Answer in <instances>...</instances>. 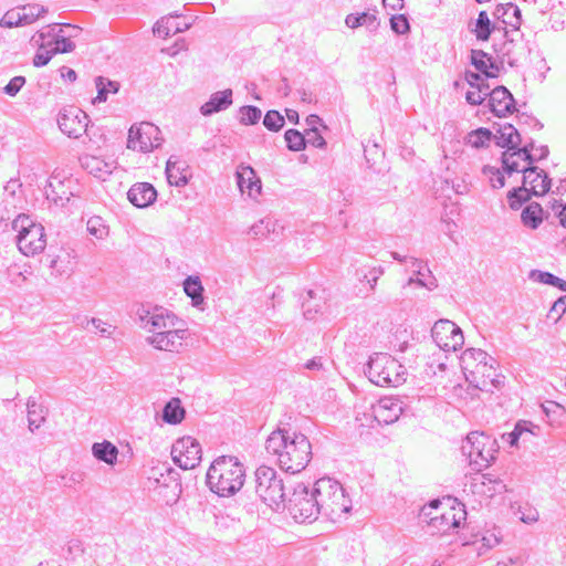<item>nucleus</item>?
I'll use <instances>...</instances> for the list:
<instances>
[{"mask_svg":"<svg viewBox=\"0 0 566 566\" xmlns=\"http://www.w3.org/2000/svg\"><path fill=\"white\" fill-rule=\"evenodd\" d=\"M51 44H53L52 49L55 54L72 52L75 48V44L70 39L60 35L59 33L54 35L53 43L48 42V45Z\"/></svg>","mask_w":566,"mask_h":566,"instance_id":"obj_54","label":"nucleus"},{"mask_svg":"<svg viewBox=\"0 0 566 566\" xmlns=\"http://www.w3.org/2000/svg\"><path fill=\"white\" fill-rule=\"evenodd\" d=\"M532 151H535V154H532L533 157H534V161L546 158L548 156V153H549L547 146H541L538 148H535L533 146V150Z\"/></svg>","mask_w":566,"mask_h":566,"instance_id":"obj_64","label":"nucleus"},{"mask_svg":"<svg viewBox=\"0 0 566 566\" xmlns=\"http://www.w3.org/2000/svg\"><path fill=\"white\" fill-rule=\"evenodd\" d=\"M157 191L151 184L137 182L134 184L128 192L127 199L137 208H147L155 202Z\"/></svg>","mask_w":566,"mask_h":566,"instance_id":"obj_24","label":"nucleus"},{"mask_svg":"<svg viewBox=\"0 0 566 566\" xmlns=\"http://www.w3.org/2000/svg\"><path fill=\"white\" fill-rule=\"evenodd\" d=\"M28 408V427L31 432L38 430L45 421V410L43 406L33 399H29Z\"/></svg>","mask_w":566,"mask_h":566,"instance_id":"obj_35","label":"nucleus"},{"mask_svg":"<svg viewBox=\"0 0 566 566\" xmlns=\"http://www.w3.org/2000/svg\"><path fill=\"white\" fill-rule=\"evenodd\" d=\"M365 374L373 384L379 387H398L407 379L405 366L384 353H375L370 356Z\"/></svg>","mask_w":566,"mask_h":566,"instance_id":"obj_5","label":"nucleus"},{"mask_svg":"<svg viewBox=\"0 0 566 566\" xmlns=\"http://www.w3.org/2000/svg\"><path fill=\"white\" fill-rule=\"evenodd\" d=\"M88 324H91L102 336L109 337L114 332V326L99 318H92L88 321Z\"/></svg>","mask_w":566,"mask_h":566,"instance_id":"obj_60","label":"nucleus"},{"mask_svg":"<svg viewBox=\"0 0 566 566\" xmlns=\"http://www.w3.org/2000/svg\"><path fill=\"white\" fill-rule=\"evenodd\" d=\"M92 454L96 460L113 467L117 462L118 449L115 444L105 440L93 443Z\"/></svg>","mask_w":566,"mask_h":566,"instance_id":"obj_33","label":"nucleus"},{"mask_svg":"<svg viewBox=\"0 0 566 566\" xmlns=\"http://www.w3.org/2000/svg\"><path fill=\"white\" fill-rule=\"evenodd\" d=\"M261 118V109L256 106H243L240 108V122L244 125L256 124Z\"/></svg>","mask_w":566,"mask_h":566,"instance_id":"obj_51","label":"nucleus"},{"mask_svg":"<svg viewBox=\"0 0 566 566\" xmlns=\"http://www.w3.org/2000/svg\"><path fill=\"white\" fill-rule=\"evenodd\" d=\"M482 172L489 179V182L492 188L500 189V188L504 187L505 179L499 168L485 165L482 168Z\"/></svg>","mask_w":566,"mask_h":566,"instance_id":"obj_49","label":"nucleus"},{"mask_svg":"<svg viewBox=\"0 0 566 566\" xmlns=\"http://www.w3.org/2000/svg\"><path fill=\"white\" fill-rule=\"evenodd\" d=\"M370 420L367 423L361 422L368 427L377 424H391L396 422L403 411L402 401L396 397L380 398L377 403L370 407Z\"/></svg>","mask_w":566,"mask_h":566,"instance_id":"obj_14","label":"nucleus"},{"mask_svg":"<svg viewBox=\"0 0 566 566\" xmlns=\"http://www.w3.org/2000/svg\"><path fill=\"white\" fill-rule=\"evenodd\" d=\"M286 146L292 151H300L306 147L305 135L296 129H287L284 134Z\"/></svg>","mask_w":566,"mask_h":566,"instance_id":"obj_47","label":"nucleus"},{"mask_svg":"<svg viewBox=\"0 0 566 566\" xmlns=\"http://www.w3.org/2000/svg\"><path fill=\"white\" fill-rule=\"evenodd\" d=\"M191 27L188 22H179L177 17H164L154 25V33L161 39H166L171 34L187 31Z\"/></svg>","mask_w":566,"mask_h":566,"instance_id":"obj_30","label":"nucleus"},{"mask_svg":"<svg viewBox=\"0 0 566 566\" xmlns=\"http://www.w3.org/2000/svg\"><path fill=\"white\" fill-rule=\"evenodd\" d=\"M160 419L167 424H179L186 417V410L181 405V400L177 397L171 398L163 408Z\"/></svg>","mask_w":566,"mask_h":566,"instance_id":"obj_32","label":"nucleus"},{"mask_svg":"<svg viewBox=\"0 0 566 566\" xmlns=\"http://www.w3.org/2000/svg\"><path fill=\"white\" fill-rule=\"evenodd\" d=\"M95 85L97 90V96L94 99V103H104L108 98V94H116L119 90V83L115 81H111L103 76H97L95 78Z\"/></svg>","mask_w":566,"mask_h":566,"instance_id":"obj_38","label":"nucleus"},{"mask_svg":"<svg viewBox=\"0 0 566 566\" xmlns=\"http://www.w3.org/2000/svg\"><path fill=\"white\" fill-rule=\"evenodd\" d=\"M12 229L18 233L17 245L22 254L33 256L43 252L46 235L41 223L34 222L27 214H19L12 221Z\"/></svg>","mask_w":566,"mask_h":566,"instance_id":"obj_7","label":"nucleus"},{"mask_svg":"<svg viewBox=\"0 0 566 566\" xmlns=\"http://www.w3.org/2000/svg\"><path fill=\"white\" fill-rule=\"evenodd\" d=\"M496 359L490 356V360L483 359L482 365L476 368L474 374L469 376L468 381L482 391H491L497 388L501 380L497 378Z\"/></svg>","mask_w":566,"mask_h":566,"instance_id":"obj_16","label":"nucleus"},{"mask_svg":"<svg viewBox=\"0 0 566 566\" xmlns=\"http://www.w3.org/2000/svg\"><path fill=\"white\" fill-rule=\"evenodd\" d=\"M232 105V90L227 88L211 94L208 102L200 107L203 116H210L214 113L227 109Z\"/></svg>","mask_w":566,"mask_h":566,"instance_id":"obj_28","label":"nucleus"},{"mask_svg":"<svg viewBox=\"0 0 566 566\" xmlns=\"http://www.w3.org/2000/svg\"><path fill=\"white\" fill-rule=\"evenodd\" d=\"M25 84L24 76H14L10 80V82L3 87V93L9 96H15L22 86Z\"/></svg>","mask_w":566,"mask_h":566,"instance_id":"obj_59","label":"nucleus"},{"mask_svg":"<svg viewBox=\"0 0 566 566\" xmlns=\"http://www.w3.org/2000/svg\"><path fill=\"white\" fill-rule=\"evenodd\" d=\"M433 342L444 352H455L464 344L461 328L449 319H439L431 329Z\"/></svg>","mask_w":566,"mask_h":566,"instance_id":"obj_13","label":"nucleus"},{"mask_svg":"<svg viewBox=\"0 0 566 566\" xmlns=\"http://www.w3.org/2000/svg\"><path fill=\"white\" fill-rule=\"evenodd\" d=\"M471 491L485 497H493L506 491V485L500 479L488 474H481L472 479Z\"/></svg>","mask_w":566,"mask_h":566,"instance_id":"obj_23","label":"nucleus"},{"mask_svg":"<svg viewBox=\"0 0 566 566\" xmlns=\"http://www.w3.org/2000/svg\"><path fill=\"white\" fill-rule=\"evenodd\" d=\"M492 133L488 128H479L471 132L467 137V144L473 148H482L491 140Z\"/></svg>","mask_w":566,"mask_h":566,"instance_id":"obj_44","label":"nucleus"},{"mask_svg":"<svg viewBox=\"0 0 566 566\" xmlns=\"http://www.w3.org/2000/svg\"><path fill=\"white\" fill-rule=\"evenodd\" d=\"M200 443L192 437L179 438L171 447V458L182 470L195 469L201 462Z\"/></svg>","mask_w":566,"mask_h":566,"instance_id":"obj_12","label":"nucleus"},{"mask_svg":"<svg viewBox=\"0 0 566 566\" xmlns=\"http://www.w3.org/2000/svg\"><path fill=\"white\" fill-rule=\"evenodd\" d=\"M184 290H185V293L192 300V304L195 306H198L199 304L202 303L203 287H202V284L200 282L199 277H197V276L196 277H192V276L187 277L184 282Z\"/></svg>","mask_w":566,"mask_h":566,"instance_id":"obj_42","label":"nucleus"},{"mask_svg":"<svg viewBox=\"0 0 566 566\" xmlns=\"http://www.w3.org/2000/svg\"><path fill=\"white\" fill-rule=\"evenodd\" d=\"M313 490L321 514L336 521L349 512L352 502L336 480L322 478L315 482Z\"/></svg>","mask_w":566,"mask_h":566,"instance_id":"obj_4","label":"nucleus"},{"mask_svg":"<svg viewBox=\"0 0 566 566\" xmlns=\"http://www.w3.org/2000/svg\"><path fill=\"white\" fill-rule=\"evenodd\" d=\"M483 359L490 360V355L482 349L468 348L462 353L460 364L467 380L482 365Z\"/></svg>","mask_w":566,"mask_h":566,"instance_id":"obj_29","label":"nucleus"},{"mask_svg":"<svg viewBox=\"0 0 566 566\" xmlns=\"http://www.w3.org/2000/svg\"><path fill=\"white\" fill-rule=\"evenodd\" d=\"M471 62L474 65V67L485 74L486 77H494L495 74L490 71V69H493V62L491 56L486 54L482 50H472L471 52Z\"/></svg>","mask_w":566,"mask_h":566,"instance_id":"obj_40","label":"nucleus"},{"mask_svg":"<svg viewBox=\"0 0 566 566\" xmlns=\"http://www.w3.org/2000/svg\"><path fill=\"white\" fill-rule=\"evenodd\" d=\"M9 275H10V282L17 286H21L23 282H25L27 277L25 275L20 272H13V269H9Z\"/></svg>","mask_w":566,"mask_h":566,"instance_id":"obj_63","label":"nucleus"},{"mask_svg":"<svg viewBox=\"0 0 566 566\" xmlns=\"http://www.w3.org/2000/svg\"><path fill=\"white\" fill-rule=\"evenodd\" d=\"M494 139L497 146L507 148V150L516 149L521 144V136L511 124L500 126L494 135Z\"/></svg>","mask_w":566,"mask_h":566,"instance_id":"obj_31","label":"nucleus"},{"mask_svg":"<svg viewBox=\"0 0 566 566\" xmlns=\"http://www.w3.org/2000/svg\"><path fill=\"white\" fill-rule=\"evenodd\" d=\"M541 431L539 426L534 424L527 420H518L512 432L504 434L503 438L510 443L511 447H518V442L527 443L532 438L538 436Z\"/></svg>","mask_w":566,"mask_h":566,"instance_id":"obj_26","label":"nucleus"},{"mask_svg":"<svg viewBox=\"0 0 566 566\" xmlns=\"http://www.w3.org/2000/svg\"><path fill=\"white\" fill-rule=\"evenodd\" d=\"M346 27L350 29H357L359 27H366L370 30H376L379 25L376 12H361V13H350L345 18Z\"/></svg>","mask_w":566,"mask_h":566,"instance_id":"obj_34","label":"nucleus"},{"mask_svg":"<svg viewBox=\"0 0 566 566\" xmlns=\"http://www.w3.org/2000/svg\"><path fill=\"white\" fill-rule=\"evenodd\" d=\"M21 13L23 25H29L35 22L41 15L46 12V9L40 4H27L18 7Z\"/></svg>","mask_w":566,"mask_h":566,"instance_id":"obj_43","label":"nucleus"},{"mask_svg":"<svg viewBox=\"0 0 566 566\" xmlns=\"http://www.w3.org/2000/svg\"><path fill=\"white\" fill-rule=\"evenodd\" d=\"M82 167L94 177L105 180L116 168L115 161H106L97 156H85L81 159Z\"/></svg>","mask_w":566,"mask_h":566,"instance_id":"obj_27","label":"nucleus"},{"mask_svg":"<svg viewBox=\"0 0 566 566\" xmlns=\"http://www.w3.org/2000/svg\"><path fill=\"white\" fill-rule=\"evenodd\" d=\"M523 185L530 186V191L534 196H544L551 188V179L544 170H538L535 166L522 169Z\"/></svg>","mask_w":566,"mask_h":566,"instance_id":"obj_22","label":"nucleus"},{"mask_svg":"<svg viewBox=\"0 0 566 566\" xmlns=\"http://www.w3.org/2000/svg\"><path fill=\"white\" fill-rule=\"evenodd\" d=\"M72 185L73 180L71 178H64L59 174H53L49 178L44 189L46 199L52 201L55 206H65L73 196Z\"/></svg>","mask_w":566,"mask_h":566,"instance_id":"obj_18","label":"nucleus"},{"mask_svg":"<svg viewBox=\"0 0 566 566\" xmlns=\"http://www.w3.org/2000/svg\"><path fill=\"white\" fill-rule=\"evenodd\" d=\"M54 54L52 48L42 44L33 57V65L36 67L46 65Z\"/></svg>","mask_w":566,"mask_h":566,"instance_id":"obj_55","label":"nucleus"},{"mask_svg":"<svg viewBox=\"0 0 566 566\" xmlns=\"http://www.w3.org/2000/svg\"><path fill=\"white\" fill-rule=\"evenodd\" d=\"M493 15L504 25V36L511 42L514 41V38H510V31L506 30V27H511L512 32H518L522 23V14L520 8L512 2L501 3L495 7Z\"/></svg>","mask_w":566,"mask_h":566,"instance_id":"obj_19","label":"nucleus"},{"mask_svg":"<svg viewBox=\"0 0 566 566\" xmlns=\"http://www.w3.org/2000/svg\"><path fill=\"white\" fill-rule=\"evenodd\" d=\"M441 502L433 500L428 506L422 509V514L430 516L429 524L440 532H448L452 528H458L462 521L465 520V511L462 506H451L448 511L438 512Z\"/></svg>","mask_w":566,"mask_h":566,"instance_id":"obj_11","label":"nucleus"},{"mask_svg":"<svg viewBox=\"0 0 566 566\" xmlns=\"http://www.w3.org/2000/svg\"><path fill=\"white\" fill-rule=\"evenodd\" d=\"M533 142L517 147L516 149L506 150L502 154V165L507 174L522 172V169L528 168L534 163L532 155Z\"/></svg>","mask_w":566,"mask_h":566,"instance_id":"obj_17","label":"nucleus"},{"mask_svg":"<svg viewBox=\"0 0 566 566\" xmlns=\"http://www.w3.org/2000/svg\"><path fill=\"white\" fill-rule=\"evenodd\" d=\"M285 507L298 523L314 521L321 514L314 490L310 492L302 483L297 484L286 499Z\"/></svg>","mask_w":566,"mask_h":566,"instance_id":"obj_9","label":"nucleus"},{"mask_svg":"<svg viewBox=\"0 0 566 566\" xmlns=\"http://www.w3.org/2000/svg\"><path fill=\"white\" fill-rule=\"evenodd\" d=\"M415 273L417 277H410L403 285V289L415 284L432 291L438 286L436 277L431 275V271L427 266L424 269H418Z\"/></svg>","mask_w":566,"mask_h":566,"instance_id":"obj_41","label":"nucleus"},{"mask_svg":"<svg viewBox=\"0 0 566 566\" xmlns=\"http://www.w3.org/2000/svg\"><path fill=\"white\" fill-rule=\"evenodd\" d=\"M139 327L147 333L145 342L153 348L179 354L186 347L189 331L186 323L163 306H140L136 312Z\"/></svg>","mask_w":566,"mask_h":566,"instance_id":"obj_1","label":"nucleus"},{"mask_svg":"<svg viewBox=\"0 0 566 566\" xmlns=\"http://www.w3.org/2000/svg\"><path fill=\"white\" fill-rule=\"evenodd\" d=\"M566 312V295L560 296L558 300L554 302L552 305L547 317L553 319L554 323H557L563 314Z\"/></svg>","mask_w":566,"mask_h":566,"instance_id":"obj_56","label":"nucleus"},{"mask_svg":"<svg viewBox=\"0 0 566 566\" xmlns=\"http://www.w3.org/2000/svg\"><path fill=\"white\" fill-rule=\"evenodd\" d=\"M532 277L541 283L553 285L562 291H566V281L559 279L558 276L549 272L533 271Z\"/></svg>","mask_w":566,"mask_h":566,"instance_id":"obj_48","label":"nucleus"},{"mask_svg":"<svg viewBox=\"0 0 566 566\" xmlns=\"http://www.w3.org/2000/svg\"><path fill=\"white\" fill-rule=\"evenodd\" d=\"M305 140H306V144H310L316 148H325V146H326V140L318 133L317 127H313V128H310L306 130Z\"/></svg>","mask_w":566,"mask_h":566,"instance_id":"obj_57","label":"nucleus"},{"mask_svg":"<svg viewBox=\"0 0 566 566\" xmlns=\"http://www.w3.org/2000/svg\"><path fill=\"white\" fill-rule=\"evenodd\" d=\"M522 221L525 227L536 229L543 221V209L539 203L532 202L526 206L521 214Z\"/></svg>","mask_w":566,"mask_h":566,"instance_id":"obj_37","label":"nucleus"},{"mask_svg":"<svg viewBox=\"0 0 566 566\" xmlns=\"http://www.w3.org/2000/svg\"><path fill=\"white\" fill-rule=\"evenodd\" d=\"M160 129L148 122L134 124L128 130L127 148L149 153L161 145Z\"/></svg>","mask_w":566,"mask_h":566,"instance_id":"obj_10","label":"nucleus"},{"mask_svg":"<svg viewBox=\"0 0 566 566\" xmlns=\"http://www.w3.org/2000/svg\"><path fill=\"white\" fill-rule=\"evenodd\" d=\"M269 454L276 458L280 468L292 474L302 472L312 459V444L308 438L296 431L277 429L265 441Z\"/></svg>","mask_w":566,"mask_h":566,"instance_id":"obj_2","label":"nucleus"},{"mask_svg":"<svg viewBox=\"0 0 566 566\" xmlns=\"http://www.w3.org/2000/svg\"><path fill=\"white\" fill-rule=\"evenodd\" d=\"M390 27L397 34H406L410 28L407 18L402 14L394 15L390 19Z\"/></svg>","mask_w":566,"mask_h":566,"instance_id":"obj_58","label":"nucleus"},{"mask_svg":"<svg viewBox=\"0 0 566 566\" xmlns=\"http://www.w3.org/2000/svg\"><path fill=\"white\" fill-rule=\"evenodd\" d=\"M255 492L273 510L280 511L285 509L286 493L283 480L273 468L261 465L256 469Z\"/></svg>","mask_w":566,"mask_h":566,"instance_id":"obj_8","label":"nucleus"},{"mask_svg":"<svg viewBox=\"0 0 566 566\" xmlns=\"http://www.w3.org/2000/svg\"><path fill=\"white\" fill-rule=\"evenodd\" d=\"M496 29H499V27L496 24H492L488 13L485 11H480L472 32L475 34L476 40L488 41L491 33Z\"/></svg>","mask_w":566,"mask_h":566,"instance_id":"obj_36","label":"nucleus"},{"mask_svg":"<svg viewBox=\"0 0 566 566\" xmlns=\"http://www.w3.org/2000/svg\"><path fill=\"white\" fill-rule=\"evenodd\" d=\"M520 520L525 524H533L538 521L539 513L536 509L526 507L524 510H520Z\"/></svg>","mask_w":566,"mask_h":566,"instance_id":"obj_61","label":"nucleus"},{"mask_svg":"<svg viewBox=\"0 0 566 566\" xmlns=\"http://www.w3.org/2000/svg\"><path fill=\"white\" fill-rule=\"evenodd\" d=\"M489 106L494 115L504 117L515 111V101L506 87L497 86L491 91Z\"/></svg>","mask_w":566,"mask_h":566,"instance_id":"obj_21","label":"nucleus"},{"mask_svg":"<svg viewBox=\"0 0 566 566\" xmlns=\"http://www.w3.org/2000/svg\"><path fill=\"white\" fill-rule=\"evenodd\" d=\"M189 166L178 156H170L166 165V177L171 186L184 187L189 181Z\"/></svg>","mask_w":566,"mask_h":566,"instance_id":"obj_25","label":"nucleus"},{"mask_svg":"<svg viewBox=\"0 0 566 566\" xmlns=\"http://www.w3.org/2000/svg\"><path fill=\"white\" fill-rule=\"evenodd\" d=\"M482 93L483 90L481 91L475 88L474 91H469L465 94V99L471 105H480L485 99Z\"/></svg>","mask_w":566,"mask_h":566,"instance_id":"obj_62","label":"nucleus"},{"mask_svg":"<svg viewBox=\"0 0 566 566\" xmlns=\"http://www.w3.org/2000/svg\"><path fill=\"white\" fill-rule=\"evenodd\" d=\"M244 480V467L234 457H219L211 463L207 472V484L219 496L235 494L243 486Z\"/></svg>","mask_w":566,"mask_h":566,"instance_id":"obj_3","label":"nucleus"},{"mask_svg":"<svg viewBox=\"0 0 566 566\" xmlns=\"http://www.w3.org/2000/svg\"><path fill=\"white\" fill-rule=\"evenodd\" d=\"M502 541L501 532L496 528L492 531H486L480 541V546L478 547L479 555L484 554L486 551L497 546Z\"/></svg>","mask_w":566,"mask_h":566,"instance_id":"obj_45","label":"nucleus"},{"mask_svg":"<svg viewBox=\"0 0 566 566\" xmlns=\"http://www.w3.org/2000/svg\"><path fill=\"white\" fill-rule=\"evenodd\" d=\"M462 453L469 459V463L475 471H482L491 465L499 451L494 438L484 432L473 431L467 436L461 447Z\"/></svg>","mask_w":566,"mask_h":566,"instance_id":"obj_6","label":"nucleus"},{"mask_svg":"<svg viewBox=\"0 0 566 566\" xmlns=\"http://www.w3.org/2000/svg\"><path fill=\"white\" fill-rule=\"evenodd\" d=\"M86 229L88 233L98 240H102L108 234V227L105 224L101 217L94 216L87 220Z\"/></svg>","mask_w":566,"mask_h":566,"instance_id":"obj_46","label":"nucleus"},{"mask_svg":"<svg viewBox=\"0 0 566 566\" xmlns=\"http://www.w3.org/2000/svg\"><path fill=\"white\" fill-rule=\"evenodd\" d=\"M88 123L87 114L73 106L62 109L57 117L61 132L71 138L81 137L86 132Z\"/></svg>","mask_w":566,"mask_h":566,"instance_id":"obj_15","label":"nucleus"},{"mask_svg":"<svg viewBox=\"0 0 566 566\" xmlns=\"http://www.w3.org/2000/svg\"><path fill=\"white\" fill-rule=\"evenodd\" d=\"M276 228L277 221L266 217L251 226L249 234L253 239H263L266 238L270 233L275 232Z\"/></svg>","mask_w":566,"mask_h":566,"instance_id":"obj_39","label":"nucleus"},{"mask_svg":"<svg viewBox=\"0 0 566 566\" xmlns=\"http://www.w3.org/2000/svg\"><path fill=\"white\" fill-rule=\"evenodd\" d=\"M1 28H17L23 27L21 13L19 8L9 10L4 13L2 19L0 20Z\"/></svg>","mask_w":566,"mask_h":566,"instance_id":"obj_53","label":"nucleus"},{"mask_svg":"<svg viewBox=\"0 0 566 566\" xmlns=\"http://www.w3.org/2000/svg\"><path fill=\"white\" fill-rule=\"evenodd\" d=\"M285 119L277 111H269L263 119V125L272 132H279L284 126Z\"/></svg>","mask_w":566,"mask_h":566,"instance_id":"obj_50","label":"nucleus"},{"mask_svg":"<svg viewBox=\"0 0 566 566\" xmlns=\"http://www.w3.org/2000/svg\"><path fill=\"white\" fill-rule=\"evenodd\" d=\"M530 189L526 186H522L518 189H514L510 192V206L512 209H518L522 203L530 198Z\"/></svg>","mask_w":566,"mask_h":566,"instance_id":"obj_52","label":"nucleus"},{"mask_svg":"<svg viewBox=\"0 0 566 566\" xmlns=\"http://www.w3.org/2000/svg\"><path fill=\"white\" fill-rule=\"evenodd\" d=\"M237 184L242 195L255 199L261 193V180L251 166L240 165L235 172Z\"/></svg>","mask_w":566,"mask_h":566,"instance_id":"obj_20","label":"nucleus"}]
</instances>
